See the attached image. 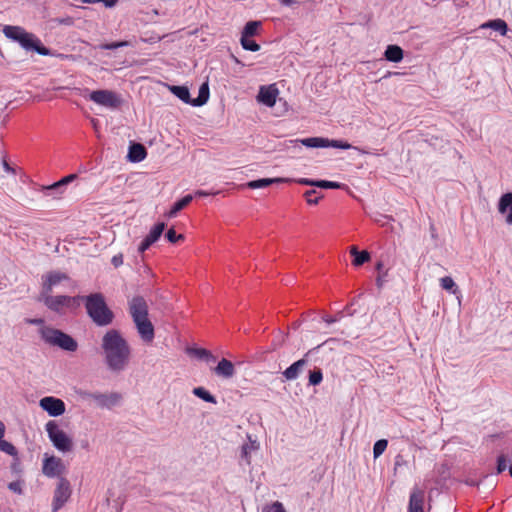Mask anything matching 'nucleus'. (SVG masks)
<instances>
[{
  "label": "nucleus",
  "instance_id": "1",
  "mask_svg": "<svg viewBox=\"0 0 512 512\" xmlns=\"http://www.w3.org/2000/svg\"><path fill=\"white\" fill-rule=\"evenodd\" d=\"M102 349L107 367L113 372L123 371L129 364L131 350L127 341L114 329L102 338Z\"/></svg>",
  "mask_w": 512,
  "mask_h": 512
},
{
  "label": "nucleus",
  "instance_id": "2",
  "mask_svg": "<svg viewBox=\"0 0 512 512\" xmlns=\"http://www.w3.org/2000/svg\"><path fill=\"white\" fill-rule=\"evenodd\" d=\"M86 312L97 326H108L113 322L114 313L108 307L103 294L92 293L82 296Z\"/></svg>",
  "mask_w": 512,
  "mask_h": 512
},
{
  "label": "nucleus",
  "instance_id": "3",
  "mask_svg": "<svg viewBox=\"0 0 512 512\" xmlns=\"http://www.w3.org/2000/svg\"><path fill=\"white\" fill-rule=\"evenodd\" d=\"M2 31L7 38L18 42L26 51H35L43 56L51 54L50 50L42 44L36 35L27 32L20 26L5 25Z\"/></svg>",
  "mask_w": 512,
  "mask_h": 512
},
{
  "label": "nucleus",
  "instance_id": "4",
  "mask_svg": "<svg viewBox=\"0 0 512 512\" xmlns=\"http://www.w3.org/2000/svg\"><path fill=\"white\" fill-rule=\"evenodd\" d=\"M41 300L51 311L64 315L67 312L75 311L80 306L82 296H53L51 293H47L41 295Z\"/></svg>",
  "mask_w": 512,
  "mask_h": 512
},
{
  "label": "nucleus",
  "instance_id": "5",
  "mask_svg": "<svg viewBox=\"0 0 512 512\" xmlns=\"http://www.w3.org/2000/svg\"><path fill=\"white\" fill-rule=\"evenodd\" d=\"M41 337L46 343L66 351L74 352L78 347L77 342L70 335L51 327L42 328Z\"/></svg>",
  "mask_w": 512,
  "mask_h": 512
},
{
  "label": "nucleus",
  "instance_id": "6",
  "mask_svg": "<svg viewBox=\"0 0 512 512\" xmlns=\"http://www.w3.org/2000/svg\"><path fill=\"white\" fill-rule=\"evenodd\" d=\"M45 430L48 434L53 446L60 452H70L73 448L72 439L62 430L59 425L51 420L45 425Z\"/></svg>",
  "mask_w": 512,
  "mask_h": 512
},
{
  "label": "nucleus",
  "instance_id": "7",
  "mask_svg": "<svg viewBox=\"0 0 512 512\" xmlns=\"http://www.w3.org/2000/svg\"><path fill=\"white\" fill-rule=\"evenodd\" d=\"M81 397L87 400H93L96 404L101 408H112L113 406L119 404L122 399L121 394L117 392L111 393H92V392H82Z\"/></svg>",
  "mask_w": 512,
  "mask_h": 512
},
{
  "label": "nucleus",
  "instance_id": "8",
  "mask_svg": "<svg viewBox=\"0 0 512 512\" xmlns=\"http://www.w3.org/2000/svg\"><path fill=\"white\" fill-rule=\"evenodd\" d=\"M66 472V467L61 458L54 455H44L42 462V473L48 478L62 477Z\"/></svg>",
  "mask_w": 512,
  "mask_h": 512
},
{
  "label": "nucleus",
  "instance_id": "9",
  "mask_svg": "<svg viewBox=\"0 0 512 512\" xmlns=\"http://www.w3.org/2000/svg\"><path fill=\"white\" fill-rule=\"evenodd\" d=\"M71 496V486L69 481L60 477L57 487L54 491L53 502H52V512H57L61 509L64 504L68 501Z\"/></svg>",
  "mask_w": 512,
  "mask_h": 512
},
{
  "label": "nucleus",
  "instance_id": "10",
  "mask_svg": "<svg viewBox=\"0 0 512 512\" xmlns=\"http://www.w3.org/2000/svg\"><path fill=\"white\" fill-rule=\"evenodd\" d=\"M302 145L310 148H325V147H333L339 149H350L352 145L346 141L342 140H329L327 138L322 137H310L300 140Z\"/></svg>",
  "mask_w": 512,
  "mask_h": 512
},
{
  "label": "nucleus",
  "instance_id": "11",
  "mask_svg": "<svg viewBox=\"0 0 512 512\" xmlns=\"http://www.w3.org/2000/svg\"><path fill=\"white\" fill-rule=\"evenodd\" d=\"M89 99L108 108H117L120 105V99L110 90H95L90 93Z\"/></svg>",
  "mask_w": 512,
  "mask_h": 512
},
{
  "label": "nucleus",
  "instance_id": "12",
  "mask_svg": "<svg viewBox=\"0 0 512 512\" xmlns=\"http://www.w3.org/2000/svg\"><path fill=\"white\" fill-rule=\"evenodd\" d=\"M39 404L52 417L60 416L65 412V403L59 398L47 396L42 398Z\"/></svg>",
  "mask_w": 512,
  "mask_h": 512
},
{
  "label": "nucleus",
  "instance_id": "13",
  "mask_svg": "<svg viewBox=\"0 0 512 512\" xmlns=\"http://www.w3.org/2000/svg\"><path fill=\"white\" fill-rule=\"evenodd\" d=\"M129 310L133 321L148 318V305L143 297L132 298L129 303Z\"/></svg>",
  "mask_w": 512,
  "mask_h": 512
},
{
  "label": "nucleus",
  "instance_id": "14",
  "mask_svg": "<svg viewBox=\"0 0 512 512\" xmlns=\"http://www.w3.org/2000/svg\"><path fill=\"white\" fill-rule=\"evenodd\" d=\"M278 94L279 90L276 88L274 84L268 86H261L257 99L260 103L268 107H273L276 104Z\"/></svg>",
  "mask_w": 512,
  "mask_h": 512
},
{
  "label": "nucleus",
  "instance_id": "15",
  "mask_svg": "<svg viewBox=\"0 0 512 512\" xmlns=\"http://www.w3.org/2000/svg\"><path fill=\"white\" fill-rule=\"evenodd\" d=\"M165 223L161 222L156 224L149 234L143 239L141 244L139 245V252L143 253L145 252L152 244H154L162 235L164 229H165Z\"/></svg>",
  "mask_w": 512,
  "mask_h": 512
},
{
  "label": "nucleus",
  "instance_id": "16",
  "mask_svg": "<svg viewBox=\"0 0 512 512\" xmlns=\"http://www.w3.org/2000/svg\"><path fill=\"white\" fill-rule=\"evenodd\" d=\"M424 490L414 487L411 491L408 512H424Z\"/></svg>",
  "mask_w": 512,
  "mask_h": 512
},
{
  "label": "nucleus",
  "instance_id": "17",
  "mask_svg": "<svg viewBox=\"0 0 512 512\" xmlns=\"http://www.w3.org/2000/svg\"><path fill=\"white\" fill-rule=\"evenodd\" d=\"M141 339L146 343H151L154 339V327L148 318L134 321Z\"/></svg>",
  "mask_w": 512,
  "mask_h": 512
},
{
  "label": "nucleus",
  "instance_id": "18",
  "mask_svg": "<svg viewBox=\"0 0 512 512\" xmlns=\"http://www.w3.org/2000/svg\"><path fill=\"white\" fill-rule=\"evenodd\" d=\"M498 210L506 215V222L512 225V193H505L501 196L498 204Z\"/></svg>",
  "mask_w": 512,
  "mask_h": 512
},
{
  "label": "nucleus",
  "instance_id": "19",
  "mask_svg": "<svg viewBox=\"0 0 512 512\" xmlns=\"http://www.w3.org/2000/svg\"><path fill=\"white\" fill-rule=\"evenodd\" d=\"M68 276L65 273L62 272H51L46 276V280L43 284V293L47 294L51 293L52 289L55 285L60 283L63 280H67Z\"/></svg>",
  "mask_w": 512,
  "mask_h": 512
},
{
  "label": "nucleus",
  "instance_id": "20",
  "mask_svg": "<svg viewBox=\"0 0 512 512\" xmlns=\"http://www.w3.org/2000/svg\"><path fill=\"white\" fill-rule=\"evenodd\" d=\"M4 435L5 425L2 421H0V451L12 456L16 461H18V451L16 447L12 443L4 440Z\"/></svg>",
  "mask_w": 512,
  "mask_h": 512
},
{
  "label": "nucleus",
  "instance_id": "21",
  "mask_svg": "<svg viewBox=\"0 0 512 512\" xmlns=\"http://www.w3.org/2000/svg\"><path fill=\"white\" fill-rule=\"evenodd\" d=\"M214 372L218 376H222L224 378H231L235 373L234 365L231 361L223 358L219 361L218 365L214 368Z\"/></svg>",
  "mask_w": 512,
  "mask_h": 512
},
{
  "label": "nucleus",
  "instance_id": "22",
  "mask_svg": "<svg viewBox=\"0 0 512 512\" xmlns=\"http://www.w3.org/2000/svg\"><path fill=\"white\" fill-rule=\"evenodd\" d=\"M147 156L145 147L140 143H134L129 147L128 158L131 162H141Z\"/></svg>",
  "mask_w": 512,
  "mask_h": 512
},
{
  "label": "nucleus",
  "instance_id": "23",
  "mask_svg": "<svg viewBox=\"0 0 512 512\" xmlns=\"http://www.w3.org/2000/svg\"><path fill=\"white\" fill-rule=\"evenodd\" d=\"M286 179L283 178H263L258 180H252L249 181L246 186L250 189H259V188H265L273 183H280L285 182Z\"/></svg>",
  "mask_w": 512,
  "mask_h": 512
},
{
  "label": "nucleus",
  "instance_id": "24",
  "mask_svg": "<svg viewBox=\"0 0 512 512\" xmlns=\"http://www.w3.org/2000/svg\"><path fill=\"white\" fill-rule=\"evenodd\" d=\"M385 58L391 62H400L403 59V50L398 45H389L385 50Z\"/></svg>",
  "mask_w": 512,
  "mask_h": 512
},
{
  "label": "nucleus",
  "instance_id": "25",
  "mask_svg": "<svg viewBox=\"0 0 512 512\" xmlns=\"http://www.w3.org/2000/svg\"><path fill=\"white\" fill-rule=\"evenodd\" d=\"M350 253L354 256L352 264L356 267H359L370 260V254L366 250L359 252L356 246H352L350 248Z\"/></svg>",
  "mask_w": 512,
  "mask_h": 512
},
{
  "label": "nucleus",
  "instance_id": "26",
  "mask_svg": "<svg viewBox=\"0 0 512 512\" xmlns=\"http://www.w3.org/2000/svg\"><path fill=\"white\" fill-rule=\"evenodd\" d=\"M192 199H193V196L188 194V195L184 196L182 199L175 202L174 205L172 206V208L170 209V211L167 213V216L169 218L175 217L178 212H180L182 209H184L186 206H188L190 204Z\"/></svg>",
  "mask_w": 512,
  "mask_h": 512
},
{
  "label": "nucleus",
  "instance_id": "27",
  "mask_svg": "<svg viewBox=\"0 0 512 512\" xmlns=\"http://www.w3.org/2000/svg\"><path fill=\"white\" fill-rule=\"evenodd\" d=\"M305 360L301 359L294 362L291 366H289L284 372L283 375L288 380L296 379L299 375L300 370L305 365Z\"/></svg>",
  "mask_w": 512,
  "mask_h": 512
},
{
  "label": "nucleus",
  "instance_id": "28",
  "mask_svg": "<svg viewBox=\"0 0 512 512\" xmlns=\"http://www.w3.org/2000/svg\"><path fill=\"white\" fill-rule=\"evenodd\" d=\"M187 353L198 359L206 360L207 362H214L216 360V358L211 354V352L204 348H187Z\"/></svg>",
  "mask_w": 512,
  "mask_h": 512
},
{
  "label": "nucleus",
  "instance_id": "29",
  "mask_svg": "<svg viewBox=\"0 0 512 512\" xmlns=\"http://www.w3.org/2000/svg\"><path fill=\"white\" fill-rule=\"evenodd\" d=\"M259 448V445L256 441H252L250 438H249V442L248 443H245L243 446H242V449H241V458L243 460H245V462L247 464H250L251 463V453L253 451H256L257 449Z\"/></svg>",
  "mask_w": 512,
  "mask_h": 512
},
{
  "label": "nucleus",
  "instance_id": "30",
  "mask_svg": "<svg viewBox=\"0 0 512 512\" xmlns=\"http://www.w3.org/2000/svg\"><path fill=\"white\" fill-rule=\"evenodd\" d=\"M482 28H491L495 31H498L501 35H506L508 31L507 23L502 19H495L488 21L487 23L481 26Z\"/></svg>",
  "mask_w": 512,
  "mask_h": 512
},
{
  "label": "nucleus",
  "instance_id": "31",
  "mask_svg": "<svg viewBox=\"0 0 512 512\" xmlns=\"http://www.w3.org/2000/svg\"><path fill=\"white\" fill-rule=\"evenodd\" d=\"M170 91L184 103L192 105L189 89L185 86H171Z\"/></svg>",
  "mask_w": 512,
  "mask_h": 512
},
{
  "label": "nucleus",
  "instance_id": "32",
  "mask_svg": "<svg viewBox=\"0 0 512 512\" xmlns=\"http://www.w3.org/2000/svg\"><path fill=\"white\" fill-rule=\"evenodd\" d=\"M209 99V87L207 83L200 86L198 97L192 99V106H202Z\"/></svg>",
  "mask_w": 512,
  "mask_h": 512
},
{
  "label": "nucleus",
  "instance_id": "33",
  "mask_svg": "<svg viewBox=\"0 0 512 512\" xmlns=\"http://www.w3.org/2000/svg\"><path fill=\"white\" fill-rule=\"evenodd\" d=\"M262 23L260 21H249L244 26V29L241 33V37H253L257 35L259 28Z\"/></svg>",
  "mask_w": 512,
  "mask_h": 512
},
{
  "label": "nucleus",
  "instance_id": "34",
  "mask_svg": "<svg viewBox=\"0 0 512 512\" xmlns=\"http://www.w3.org/2000/svg\"><path fill=\"white\" fill-rule=\"evenodd\" d=\"M193 394L195 396H197L198 398L204 400L205 402L212 403V404L217 403L216 398L203 387H195L193 389Z\"/></svg>",
  "mask_w": 512,
  "mask_h": 512
},
{
  "label": "nucleus",
  "instance_id": "35",
  "mask_svg": "<svg viewBox=\"0 0 512 512\" xmlns=\"http://www.w3.org/2000/svg\"><path fill=\"white\" fill-rule=\"evenodd\" d=\"M303 196L309 205H317L320 199L323 198V194L315 189L307 190Z\"/></svg>",
  "mask_w": 512,
  "mask_h": 512
},
{
  "label": "nucleus",
  "instance_id": "36",
  "mask_svg": "<svg viewBox=\"0 0 512 512\" xmlns=\"http://www.w3.org/2000/svg\"><path fill=\"white\" fill-rule=\"evenodd\" d=\"M440 286L442 289L447 290L452 294H456L458 292V287L450 276L442 277L440 279Z\"/></svg>",
  "mask_w": 512,
  "mask_h": 512
},
{
  "label": "nucleus",
  "instance_id": "37",
  "mask_svg": "<svg viewBox=\"0 0 512 512\" xmlns=\"http://www.w3.org/2000/svg\"><path fill=\"white\" fill-rule=\"evenodd\" d=\"M240 43L243 49L256 52L260 50V45L257 44L254 40H252L250 37H241Z\"/></svg>",
  "mask_w": 512,
  "mask_h": 512
},
{
  "label": "nucleus",
  "instance_id": "38",
  "mask_svg": "<svg viewBox=\"0 0 512 512\" xmlns=\"http://www.w3.org/2000/svg\"><path fill=\"white\" fill-rule=\"evenodd\" d=\"M314 186L324 189H340L344 184L328 180H315Z\"/></svg>",
  "mask_w": 512,
  "mask_h": 512
},
{
  "label": "nucleus",
  "instance_id": "39",
  "mask_svg": "<svg viewBox=\"0 0 512 512\" xmlns=\"http://www.w3.org/2000/svg\"><path fill=\"white\" fill-rule=\"evenodd\" d=\"M77 178V175L76 174H69L65 177H63L61 180L55 182L54 184H52L51 186H49L48 188L51 189V190H54V189H59L69 183H71L72 181H74L75 179Z\"/></svg>",
  "mask_w": 512,
  "mask_h": 512
},
{
  "label": "nucleus",
  "instance_id": "40",
  "mask_svg": "<svg viewBox=\"0 0 512 512\" xmlns=\"http://www.w3.org/2000/svg\"><path fill=\"white\" fill-rule=\"evenodd\" d=\"M388 446V441L386 439H380L376 441L373 447V455L374 458H378L383 452L386 450Z\"/></svg>",
  "mask_w": 512,
  "mask_h": 512
},
{
  "label": "nucleus",
  "instance_id": "41",
  "mask_svg": "<svg viewBox=\"0 0 512 512\" xmlns=\"http://www.w3.org/2000/svg\"><path fill=\"white\" fill-rule=\"evenodd\" d=\"M129 45H130L129 41H118V42H112V43H107V44H101V45H99V48L102 50H113V49H117V48H121V47H126Z\"/></svg>",
  "mask_w": 512,
  "mask_h": 512
},
{
  "label": "nucleus",
  "instance_id": "42",
  "mask_svg": "<svg viewBox=\"0 0 512 512\" xmlns=\"http://www.w3.org/2000/svg\"><path fill=\"white\" fill-rule=\"evenodd\" d=\"M323 379L322 371L320 369H315L309 374V383L311 385H318L321 383Z\"/></svg>",
  "mask_w": 512,
  "mask_h": 512
},
{
  "label": "nucleus",
  "instance_id": "43",
  "mask_svg": "<svg viewBox=\"0 0 512 512\" xmlns=\"http://www.w3.org/2000/svg\"><path fill=\"white\" fill-rule=\"evenodd\" d=\"M165 237L167 238V240L171 243H176L178 241H183L184 240V235L183 234H177L176 231L171 228L167 231Z\"/></svg>",
  "mask_w": 512,
  "mask_h": 512
},
{
  "label": "nucleus",
  "instance_id": "44",
  "mask_svg": "<svg viewBox=\"0 0 512 512\" xmlns=\"http://www.w3.org/2000/svg\"><path fill=\"white\" fill-rule=\"evenodd\" d=\"M8 488L12 492L21 495L23 493V481L17 480V481L10 482L8 485Z\"/></svg>",
  "mask_w": 512,
  "mask_h": 512
},
{
  "label": "nucleus",
  "instance_id": "45",
  "mask_svg": "<svg viewBox=\"0 0 512 512\" xmlns=\"http://www.w3.org/2000/svg\"><path fill=\"white\" fill-rule=\"evenodd\" d=\"M507 468V459L504 455H500L497 458V473L504 472Z\"/></svg>",
  "mask_w": 512,
  "mask_h": 512
},
{
  "label": "nucleus",
  "instance_id": "46",
  "mask_svg": "<svg viewBox=\"0 0 512 512\" xmlns=\"http://www.w3.org/2000/svg\"><path fill=\"white\" fill-rule=\"evenodd\" d=\"M84 3H97L103 2L107 7H113L117 0H82Z\"/></svg>",
  "mask_w": 512,
  "mask_h": 512
},
{
  "label": "nucleus",
  "instance_id": "47",
  "mask_svg": "<svg viewBox=\"0 0 512 512\" xmlns=\"http://www.w3.org/2000/svg\"><path fill=\"white\" fill-rule=\"evenodd\" d=\"M111 262L114 265V267H116V268L121 266L123 264V255L118 254V255L113 256L111 259Z\"/></svg>",
  "mask_w": 512,
  "mask_h": 512
},
{
  "label": "nucleus",
  "instance_id": "48",
  "mask_svg": "<svg viewBox=\"0 0 512 512\" xmlns=\"http://www.w3.org/2000/svg\"><path fill=\"white\" fill-rule=\"evenodd\" d=\"M2 166H3V169L5 170V172L10 173V174H15V169L10 166V164L8 163L6 158L2 159Z\"/></svg>",
  "mask_w": 512,
  "mask_h": 512
},
{
  "label": "nucleus",
  "instance_id": "49",
  "mask_svg": "<svg viewBox=\"0 0 512 512\" xmlns=\"http://www.w3.org/2000/svg\"><path fill=\"white\" fill-rule=\"evenodd\" d=\"M296 182L301 185L314 186L315 180L308 178H299L296 180Z\"/></svg>",
  "mask_w": 512,
  "mask_h": 512
},
{
  "label": "nucleus",
  "instance_id": "50",
  "mask_svg": "<svg viewBox=\"0 0 512 512\" xmlns=\"http://www.w3.org/2000/svg\"><path fill=\"white\" fill-rule=\"evenodd\" d=\"M272 508L274 509V512H286L283 504L279 501H275L273 504H272Z\"/></svg>",
  "mask_w": 512,
  "mask_h": 512
},
{
  "label": "nucleus",
  "instance_id": "51",
  "mask_svg": "<svg viewBox=\"0 0 512 512\" xmlns=\"http://www.w3.org/2000/svg\"><path fill=\"white\" fill-rule=\"evenodd\" d=\"M218 193H219L218 191H215V192H213V191H211V192H207V191H204V190H197V191L195 192V195H196V196H199V197H205V196H209V195H216V194H218Z\"/></svg>",
  "mask_w": 512,
  "mask_h": 512
},
{
  "label": "nucleus",
  "instance_id": "52",
  "mask_svg": "<svg viewBox=\"0 0 512 512\" xmlns=\"http://www.w3.org/2000/svg\"><path fill=\"white\" fill-rule=\"evenodd\" d=\"M387 276V272H385L383 275H379L376 279V284L379 288H381L385 282V277Z\"/></svg>",
  "mask_w": 512,
  "mask_h": 512
},
{
  "label": "nucleus",
  "instance_id": "53",
  "mask_svg": "<svg viewBox=\"0 0 512 512\" xmlns=\"http://www.w3.org/2000/svg\"><path fill=\"white\" fill-rule=\"evenodd\" d=\"M296 0H279V2L284 6L292 5Z\"/></svg>",
  "mask_w": 512,
  "mask_h": 512
},
{
  "label": "nucleus",
  "instance_id": "54",
  "mask_svg": "<svg viewBox=\"0 0 512 512\" xmlns=\"http://www.w3.org/2000/svg\"><path fill=\"white\" fill-rule=\"evenodd\" d=\"M324 321L328 324H331V323L335 322L336 320L332 317H326V318H324Z\"/></svg>",
  "mask_w": 512,
  "mask_h": 512
},
{
  "label": "nucleus",
  "instance_id": "55",
  "mask_svg": "<svg viewBox=\"0 0 512 512\" xmlns=\"http://www.w3.org/2000/svg\"><path fill=\"white\" fill-rule=\"evenodd\" d=\"M29 322L32 324H42L43 320L42 319H33V320H30Z\"/></svg>",
  "mask_w": 512,
  "mask_h": 512
},
{
  "label": "nucleus",
  "instance_id": "56",
  "mask_svg": "<svg viewBox=\"0 0 512 512\" xmlns=\"http://www.w3.org/2000/svg\"><path fill=\"white\" fill-rule=\"evenodd\" d=\"M382 268H383V264H382V262H378V263H377V265H376V269H377L378 271H381V269H382Z\"/></svg>",
  "mask_w": 512,
  "mask_h": 512
},
{
  "label": "nucleus",
  "instance_id": "57",
  "mask_svg": "<svg viewBox=\"0 0 512 512\" xmlns=\"http://www.w3.org/2000/svg\"><path fill=\"white\" fill-rule=\"evenodd\" d=\"M509 473H510V476L512 477V464L509 467Z\"/></svg>",
  "mask_w": 512,
  "mask_h": 512
}]
</instances>
